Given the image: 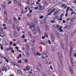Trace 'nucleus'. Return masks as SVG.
<instances>
[{"label":"nucleus","mask_w":76,"mask_h":76,"mask_svg":"<svg viewBox=\"0 0 76 76\" xmlns=\"http://www.w3.org/2000/svg\"><path fill=\"white\" fill-rule=\"evenodd\" d=\"M13 19H14V22L16 23H17L18 22V20H17L16 19H15V18L14 17L13 18Z\"/></svg>","instance_id":"9d476101"},{"label":"nucleus","mask_w":76,"mask_h":76,"mask_svg":"<svg viewBox=\"0 0 76 76\" xmlns=\"http://www.w3.org/2000/svg\"><path fill=\"white\" fill-rule=\"evenodd\" d=\"M56 28H59V25H56Z\"/></svg>","instance_id":"e433bc0d"},{"label":"nucleus","mask_w":76,"mask_h":76,"mask_svg":"<svg viewBox=\"0 0 76 76\" xmlns=\"http://www.w3.org/2000/svg\"><path fill=\"white\" fill-rule=\"evenodd\" d=\"M28 34L29 37H32V35L31 34V32H28Z\"/></svg>","instance_id":"f8f14e48"},{"label":"nucleus","mask_w":76,"mask_h":76,"mask_svg":"<svg viewBox=\"0 0 76 76\" xmlns=\"http://www.w3.org/2000/svg\"><path fill=\"white\" fill-rule=\"evenodd\" d=\"M27 17L31 18V15L30 14H28L27 15Z\"/></svg>","instance_id":"5701e85b"},{"label":"nucleus","mask_w":76,"mask_h":76,"mask_svg":"<svg viewBox=\"0 0 76 76\" xmlns=\"http://www.w3.org/2000/svg\"><path fill=\"white\" fill-rule=\"evenodd\" d=\"M45 28L47 30H48V27L47 26H45Z\"/></svg>","instance_id":"cd10ccee"},{"label":"nucleus","mask_w":76,"mask_h":76,"mask_svg":"<svg viewBox=\"0 0 76 76\" xmlns=\"http://www.w3.org/2000/svg\"><path fill=\"white\" fill-rule=\"evenodd\" d=\"M30 67L29 66L26 67V69L27 70H28V71H29L30 70Z\"/></svg>","instance_id":"a211bd4d"},{"label":"nucleus","mask_w":76,"mask_h":76,"mask_svg":"<svg viewBox=\"0 0 76 76\" xmlns=\"http://www.w3.org/2000/svg\"><path fill=\"white\" fill-rule=\"evenodd\" d=\"M44 16H41L40 17H39V18H40V19H42L43 18H44Z\"/></svg>","instance_id":"4c0bfd02"},{"label":"nucleus","mask_w":76,"mask_h":76,"mask_svg":"<svg viewBox=\"0 0 76 76\" xmlns=\"http://www.w3.org/2000/svg\"><path fill=\"white\" fill-rule=\"evenodd\" d=\"M37 30H38V33L39 34H41V31L40 30L39 27L38 26H37Z\"/></svg>","instance_id":"f03ea898"},{"label":"nucleus","mask_w":76,"mask_h":76,"mask_svg":"<svg viewBox=\"0 0 76 76\" xmlns=\"http://www.w3.org/2000/svg\"><path fill=\"white\" fill-rule=\"evenodd\" d=\"M38 65L39 66H41V64L40 63H38Z\"/></svg>","instance_id":"338daca9"},{"label":"nucleus","mask_w":76,"mask_h":76,"mask_svg":"<svg viewBox=\"0 0 76 76\" xmlns=\"http://www.w3.org/2000/svg\"><path fill=\"white\" fill-rule=\"evenodd\" d=\"M48 43L49 45H51V42H50V40H48Z\"/></svg>","instance_id":"a18cd8bd"},{"label":"nucleus","mask_w":76,"mask_h":76,"mask_svg":"<svg viewBox=\"0 0 76 76\" xmlns=\"http://www.w3.org/2000/svg\"><path fill=\"white\" fill-rule=\"evenodd\" d=\"M70 10V7H68L67 8V10H66V12H68L69 11V10Z\"/></svg>","instance_id":"4468645a"},{"label":"nucleus","mask_w":76,"mask_h":76,"mask_svg":"<svg viewBox=\"0 0 76 76\" xmlns=\"http://www.w3.org/2000/svg\"><path fill=\"white\" fill-rule=\"evenodd\" d=\"M12 28L15 29V24H13V25H12Z\"/></svg>","instance_id":"c756f323"},{"label":"nucleus","mask_w":76,"mask_h":76,"mask_svg":"<svg viewBox=\"0 0 76 76\" xmlns=\"http://www.w3.org/2000/svg\"><path fill=\"white\" fill-rule=\"evenodd\" d=\"M24 62L25 63H28V60L27 59H26L24 61Z\"/></svg>","instance_id":"7c9ffc66"},{"label":"nucleus","mask_w":76,"mask_h":76,"mask_svg":"<svg viewBox=\"0 0 76 76\" xmlns=\"http://www.w3.org/2000/svg\"><path fill=\"white\" fill-rule=\"evenodd\" d=\"M18 20H19V21H20L21 20V18H20L19 17H18Z\"/></svg>","instance_id":"09e8293b"},{"label":"nucleus","mask_w":76,"mask_h":76,"mask_svg":"<svg viewBox=\"0 0 76 76\" xmlns=\"http://www.w3.org/2000/svg\"><path fill=\"white\" fill-rule=\"evenodd\" d=\"M34 23H35V24H36V25L38 24V22H37V21L36 20H34Z\"/></svg>","instance_id":"c85d7f7f"},{"label":"nucleus","mask_w":76,"mask_h":76,"mask_svg":"<svg viewBox=\"0 0 76 76\" xmlns=\"http://www.w3.org/2000/svg\"><path fill=\"white\" fill-rule=\"evenodd\" d=\"M14 1L15 4H17V0H14Z\"/></svg>","instance_id":"58836bf2"},{"label":"nucleus","mask_w":76,"mask_h":76,"mask_svg":"<svg viewBox=\"0 0 76 76\" xmlns=\"http://www.w3.org/2000/svg\"><path fill=\"white\" fill-rule=\"evenodd\" d=\"M62 27H61L60 28H59L58 29V31H59L60 30H62Z\"/></svg>","instance_id":"4d7b16f0"},{"label":"nucleus","mask_w":76,"mask_h":76,"mask_svg":"<svg viewBox=\"0 0 76 76\" xmlns=\"http://www.w3.org/2000/svg\"><path fill=\"white\" fill-rule=\"evenodd\" d=\"M5 61H6V62L7 63H8L9 62V60L7 59H5Z\"/></svg>","instance_id":"79ce46f5"},{"label":"nucleus","mask_w":76,"mask_h":76,"mask_svg":"<svg viewBox=\"0 0 76 76\" xmlns=\"http://www.w3.org/2000/svg\"><path fill=\"white\" fill-rule=\"evenodd\" d=\"M3 26H4V27H5L6 26H7V25L4 24H3Z\"/></svg>","instance_id":"0e129e2a"},{"label":"nucleus","mask_w":76,"mask_h":76,"mask_svg":"<svg viewBox=\"0 0 76 76\" xmlns=\"http://www.w3.org/2000/svg\"><path fill=\"white\" fill-rule=\"evenodd\" d=\"M37 33V30L36 29H34L33 32V34H35Z\"/></svg>","instance_id":"9b49d317"},{"label":"nucleus","mask_w":76,"mask_h":76,"mask_svg":"<svg viewBox=\"0 0 76 76\" xmlns=\"http://www.w3.org/2000/svg\"><path fill=\"white\" fill-rule=\"evenodd\" d=\"M16 28L17 29L18 31H19L20 29V28L19 27V26H16Z\"/></svg>","instance_id":"412c9836"},{"label":"nucleus","mask_w":76,"mask_h":76,"mask_svg":"<svg viewBox=\"0 0 76 76\" xmlns=\"http://www.w3.org/2000/svg\"><path fill=\"white\" fill-rule=\"evenodd\" d=\"M34 9H35L36 10H38V9H39V8L38 7H35Z\"/></svg>","instance_id":"864d4df0"},{"label":"nucleus","mask_w":76,"mask_h":76,"mask_svg":"<svg viewBox=\"0 0 76 76\" xmlns=\"http://www.w3.org/2000/svg\"><path fill=\"white\" fill-rule=\"evenodd\" d=\"M12 44H13V42H11L10 43V45H12Z\"/></svg>","instance_id":"49530a36"},{"label":"nucleus","mask_w":76,"mask_h":76,"mask_svg":"<svg viewBox=\"0 0 76 76\" xmlns=\"http://www.w3.org/2000/svg\"><path fill=\"white\" fill-rule=\"evenodd\" d=\"M44 36L46 37L47 38H48V36L47 35V33H45L44 34Z\"/></svg>","instance_id":"f3484780"},{"label":"nucleus","mask_w":76,"mask_h":76,"mask_svg":"<svg viewBox=\"0 0 76 76\" xmlns=\"http://www.w3.org/2000/svg\"><path fill=\"white\" fill-rule=\"evenodd\" d=\"M58 13V11L57 10L55 11L54 13H53V15L54 16L56 15Z\"/></svg>","instance_id":"0eeeda50"},{"label":"nucleus","mask_w":76,"mask_h":76,"mask_svg":"<svg viewBox=\"0 0 76 76\" xmlns=\"http://www.w3.org/2000/svg\"><path fill=\"white\" fill-rule=\"evenodd\" d=\"M61 47L63 49V50H64V45H61Z\"/></svg>","instance_id":"2f4dec72"},{"label":"nucleus","mask_w":76,"mask_h":76,"mask_svg":"<svg viewBox=\"0 0 76 76\" xmlns=\"http://www.w3.org/2000/svg\"><path fill=\"white\" fill-rule=\"evenodd\" d=\"M2 70L4 71H5L7 72V69L6 67H3L2 68Z\"/></svg>","instance_id":"20e7f679"},{"label":"nucleus","mask_w":76,"mask_h":76,"mask_svg":"<svg viewBox=\"0 0 76 76\" xmlns=\"http://www.w3.org/2000/svg\"><path fill=\"white\" fill-rule=\"evenodd\" d=\"M18 73L20 74H22V72L20 70H18Z\"/></svg>","instance_id":"aec40b11"},{"label":"nucleus","mask_w":76,"mask_h":76,"mask_svg":"<svg viewBox=\"0 0 76 76\" xmlns=\"http://www.w3.org/2000/svg\"><path fill=\"white\" fill-rule=\"evenodd\" d=\"M12 36H13V34H12L10 33V34L9 36L10 37H12Z\"/></svg>","instance_id":"8fccbe9b"},{"label":"nucleus","mask_w":76,"mask_h":76,"mask_svg":"<svg viewBox=\"0 0 76 76\" xmlns=\"http://www.w3.org/2000/svg\"><path fill=\"white\" fill-rule=\"evenodd\" d=\"M68 15V12H66L65 14V17H67Z\"/></svg>","instance_id":"37998d69"},{"label":"nucleus","mask_w":76,"mask_h":76,"mask_svg":"<svg viewBox=\"0 0 76 76\" xmlns=\"http://www.w3.org/2000/svg\"><path fill=\"white\" fill-rule=\"evenodd\" d=\"M66 4H62L61 6V7H64V9H66Z\"/></svg>","instance_id":"2eb2a0df"},{"label":"nucleus","mask_w":76,"mask_h":76,"mask_svg":"<svg viewBox=\"0 0 76 76\" xmlns=\"http://www.w3.org/2000/svg\"><path fill=\"white\" fill-rule=\"evenodd\" d=\"M18 5H19V6L20 7H21V4L20 2H18Z\"/></svg>","instance_id":"4be33fe9"},{"label":"nucleus","mask_w":76,"mask_h":76,"mask_svg":"<svg viewBox=\"0 0 76 76\" xmlns=\"http://www.w3.org/2000/svg\"><path fill=\"white\" fill-rule=\"evenodd\" d=\"M36 69H37V70H38L39 72H40V69L39 66H37Z\"/></svg>","instance_id":"ddd939ff"},{"label":"nucleus","mask_w":76,"mask_h":76,"mask_svg":"<svg viewBox=\"0 0 76 76\" xmlns=\"http://www.w3.org/2000/svg\"><path fill=\"white\" fill-rule=\"evenodd\" d=\"M73 2H74V3H75L76 4V0L74 1Z\"/></svg>","instance_id":"680f3d73"},{"label":"nucleus","mask_w":76,"mask_h":76,"mask_svg":"<svg viewBox=\"0 0 76 76\" xmlns=\"http://www.w3.org/2000/svg\"><path fill=\"white\" fill-rule=\"evenodd\" d=\"M19 57L20 58H21L22 57V55L21 54H19Z\"/></svg>","instance_id":"69168bd1"},{"label":"nucleus","mask_w":76,"mask_h":76,"mask_svg":"<svg viewBox=\"0 0 76 76\" xmlns=\"http://www.w3.org/2000/svg\"><path fill=\"white\" fill-rule=\"evenodd\" d=\"M71 62L72 66H73V62H72V58H71Z\"/></svg>","instance_id":"393cba45"},{"label":"nucleus","mask_w":76,"mask_h":76,"mask_svg":"<svg viewBox=\"0 0 76 76\" xmlns=\"http://www.w3.org/2000/svg\"><path fill=\"white\" fill-rule=\"evenodd\" d=\"M35 25H33V23H32V25H30V26L29 27V29H31L32 28V27H33V29H34L35 28Z\"/></svg>","instance_id":"7ed1b4c3"},{"label":"nucleus","mask_w":76,"mask_h":76,"mask_svg":"<svg viewBox=\"0 0 76 76\" xmlns=\"http://www.w3.org/2000/svg\"><path fill=\"white\" fill-rule=\"evenodd\" d=\"M74 18H72L71 20V21H74Z\"/></svg>","instance_id":"6e6d98bb"},{"label":"nucleus","mask_w":76,"mask_h":76,"mask_svg":"<svg viewBox=\"0 0 76 76\" xmlns=\"http://www.w3.org/2000/svg\"><path fill=\"white\" fill-rule=\"evenodd\" d=\"M42 74L43 76H46V75L43 72H42Z\"/></svg>","instance_id":"603ef678"},{"label":"nucleus","mask_w":76,"mask_h":76,"mask_svg":"<svg viewBox=\"0 0 76 76\" xmlns=\"http://www.w3.org/2000/svg\"><path fill=\"white\" fill-rule=\"evenodd\" d=\"M14 36L15 37H18V34L15 31H14Z\"/></svg>","instance_id":"1a4fd4ad"},{"label":"nucleus","mask_w":76,"mask_h":76,"mask_svg":"<svg viewBox=\"0 0 76 76\" xmlns=\"http://www.w3.org/2000/svg\"><path fill=\"white\" fill-rule=\"evenodd\" d=\"M57 55H58V60L60 62L61 64L62 65L63 64V61L62 60L61 58V57H60V53L59 52H58L57 53Z\"/></svg>","instance_id":"f257e3e1"},{"label":"nucleus","mask_w":76,"mask_h":76,"mask_svg":"<svg viewBox=\"0 0 76 76\" xmlns=\"http://www.w3.org/2000/svg\"><path fill=\"white\" fill-rule=\"evenodd\" d=\"M36 55L39 56H41V54L39 53H36Z\"/></svg>","instance_id":"473e14b6"},{"label":"nucleus","mask_w":76,"mask_h":76,"mask_svg":"<svg viewBox=\"0 0 76 76\" xmlns=\"http://www.w3.org/2000/svg\"><path fill=\"white\" fill-rule=\"evenodd\" d=\"M7 18H4V21H7Z\"/></svg>","instance_id":"13d9d810"},{"label":"nucleus","mask_w":76,"mask_h":76,"mask_svg":"<svg viewBox=\"0 0 76 76\" xmlns=\"http://www.w3.org/2000/svg\"><path fill=\"white\" fill-rule=\"evenodd\" d=\"M58 18V16H56V17H55V18H53V20L56 19Z\"/></svg>","instance_id":"72a5a7b5"},{"label":"nucleus","mask_w":76,"mask_h":76,"mask_svg":"<svg viewBox=\"0 0 76 76\" xmlns=\"http://www.w3.org/2000/svg\"><path fill=\"white\" fill-rule=\"evenodd\" d=\"M56 10V9L54 8V9L52 10H51L50 12H51L52 13H53L55 11V10Z\"/></svg>","instance_id":"b1692460"},{"label":"nucleus","mask_w":76,"mask_h":76,"mask_svg":"<svg viewBox=\"0 0 76 76\" xmlns=\"http://www.w3.org/2000/svg\"><path fill=\"white\" fill-rule=\"evenodd\" d=\"M70 70L71 73L72 74V75H73V73L72 67L71 66H70Z\"/></svg>","instance_id":"423d86ee"},{"label":"nucleus","mask_w":76,"mask_h":76,"mask_svg":"<svg viewBox=\"0 0 76 76\" xmlns=\"http://www.w3.org/2000/svg\"><path fill=\"white\" fill-rule=\"evenodd\" d=\"M0 48H1V50H3V46L1 47Z\"/></svg>","instance_id":"052dcab7"},{"label":"nucleus","mask_w":76,"mask_h":76,"mask_svg":"<svg viewBox=\"0 0 76 76\" xmlns=\"http://www.w3.org/2000/svg\"><path fill=\"white\" fill-rule=\"evenodd\" d=\"M22 38L23 39L25 38V37L24 35L22 36Z\"/></svg>","instance_id":"bf43d9fd"},{"label":"nucleus","mask_w":76,"mask_h":76,"mask_svg":"<svg viewBox=\"0 0 76 76\" xmlns=\"http://www.w3.org/2000/svg\"><path fill=\"white\" fill-rule=\"evenodd\" d=\"M50 69H51V70H52V69H53V67H52V66H50Z\"/></svg>","instance_id":"774afa93"},{"label":"nucleus","mask_w":76,"mask_h":76,"mask_svg":"<svg viewBox=\"0 0 76 76\" xmlns=\"http://www.w3.org/2000/svg\"><path fill=\"white\" fill-rule=\"evenodd\" d=\"M24 41L26 42H27V39H24Z\"/></svg>","instance_id":"de8ad7c7"},{"label":"nucleus","mask_w":76,"mask_h":76,"mask_svg":"<svg viewBox=\"0 0 76 76\" xmlns=\"http://www.w3.org/2000/svg\"><path fill=\"white\" fill-rule=\"evenodd\" d=\"M75 14V11H74L72 12L71 13V16H72L73 14Z\"/></svg>","instance_id":"a19ab883"},{"label":"nucleus","mask_w":76,"mask_h":76,"mask_svg":"<svg viewBox=\"0 0 76 76\" xmlns=\"http://www.w3.org/2000/svg\"><path fill=\"white\" fill-rule=\"evenodd\" d=\"M12 3V2L11 1H10L9 2H8L7 3V4H11Z\"/></svg>","instance_id":"3c124183"},{"label":"nucleus","mask_w":76,"mask_h":76,"mask_svg":"<svg viewBox=\"0 0 76 76\" xmlns=\"http://www.w3.org/2000/svg\"><path fill=\"white\" fill-rule=\"evenodd\" d=\"M44 63L45 64H47L48 63V60H45L44 61Z\"/></svg>","instance_id":"bb28decb"},{"label":"nucleus","mask_w":76,"mask_h":76,"mask_svg":"<svg viewBox=\"0 0 76 76\" xmlns=\"http://www.w3.org/2000/svg\"><path fill=\"white\" fill-rule=\"evenodd\" d=\"M62 20H63L62 18L58 19V20H60V21H61Z\"/></svg>","instance_id":"5fc2aeb1"},{"label":"nucleus","mask_w":76,"mask_h":76,"mask_svg":"<svg viewBox=\"0 0 76 76\" xmlns=\"http://www.w3.org/2000/svg\"><path fill=\"white\" fill-rule=\"evenodd\" d=\"M18 62L19 63L21 64L22 63V61L21 60H18Z\"/></svg>","instance_id":"c03bdc74"},{"label":"nucleus","mask_w":76,"mask_h":76,"mask_svg":"<svg viewBox=\"0 0 76 76\" xmlns=\"http://www.w3.org/2000/svg\"><path fill=\"white\" fill-rule=\"evenodd\" d=\"M26 55L28 57H30V54L29 53V52L28 51H27V52L26 53Z\"/></svg>","instance_id":"6ab92c4d"},{"label":"nucleus","mask_w":76,"mask_h":76,"mask_svg":"<svg viewBox=\"0 0 76 76\" xmlns=\"http://www.w3.org/2000/svg\"><path fill=\"white\" fill-rule=\"evenodd\" d=\"M31 49L32 50V52L34 54H35L36 51L35 50L33 49V48H32Z\"/></svg>","instance_id":"dca6fc26"},{"label":"nucleus","mask_w":76,"mask_h":76,"mask_svg":"<svg viewBox=\"0 0 76 76\" xmlns=\"http://www.w3.org/2000/svg\"><path fill=\"white\" fill-rule=\"evenodd\" d=\"M2 58H3L4 59H6V58L5 57V56H1Z\"/></svg>","instance_id":"ea45409f"},{"label":"nucleus","mask_w":76,"mask_h":76,"mask_svg":"<svg viewBox=\"0 0 76 76\" xmlns=\"http://www.w3.org/2000/svg\"><path fill=\"white\" fill-rule=\"evenodd\" d=\"M74 56L75 57H76V53H74Z\"/></svg>","instance_id":"e2e57ef3"},{"label":"nucleus","mask_w":76,"mask_h":76,"mask_svg":"<svg viewBox=\"0 0 76 76\" xmlns=\"http://www.w3.org/2000/svg\"><path fill=\"white\" fill-rule=\"evenodd\" d=\"M72 47H71L70 49V50L69 52H70V56L71 57L72 56Z\"/></svg>","instance_id":"39448f33"},{"label":"nucleus","mask_w":76,"mask_h":76,"mask_svg":"<svg viewBox=\"0 0 76 76\" xmlns=\"http://www.w3.org/2000/svg\"><path fill=\"white\" fill-rule=\"evenodd\" d=\"M4 34L2 32H0V36L1 37H3L4 36Z\"/></svg>","instance_id":"6e6552de"},{"label":"nucleus","mask_w":76,"mask_h":76,"mask_svg":"<svg viewBox=\"0 0 76 76\" xmlns=\"http://www.w3.org/2000/svg\"><path fill=\"white\" fill-rule=\"evenodd\" d=\"M46 53H45V52H43L42 54V56H44L45 55H46Z\"/></svg>","instance_id":"c9c22d12"},{"label":"nucleus","mask_w":76,"mask_h":76,"mask_svg":"<svg viewBox=\"0 0 76 76\" xmlns=\"http://www.w3.org/2000/svg\"><path fill=\"white\" fill-rule=\"evenodd\" d=\"M40 44L43 45H45V43L44 42H40Z\"/></svg>","instance_id":"a878e982"},{"label":"nucleus","mask_w":76,"mask_h":76,"mask_svg":"<svg viewBox=\"0 0 76 76\" xmlns=\"http://www.w3.org/2000/svg\"><path fill=\"white\" fill-rule=\"evenodd\" d=\"M52 12H50L49 13V14H47V16H49L50 15H51V14Z\"/></svg>","instance_id":"f704fd0d"}]
</instances>
